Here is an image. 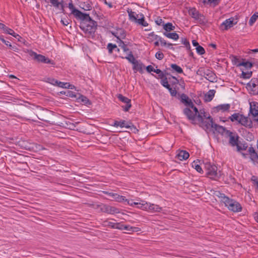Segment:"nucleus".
I'll use <instances>...</instances> for the list:
<instances>
[{"label": "nucleus", "instance_id": "1", "mask_svg": "<svg viewBox=\"0 0 258 258\" xmlns=\"http://www.w3.org/2000/svg\"><path fill=\"white\" fill-rule=\"evenodd\" d=\"M81 20L80 27L88 36L93 37L97 28V23L93 20L88 14H85L84 17L79 19Z\"/></svg>", "mask_w": 258, "mask_h": 258}, {"label": "nucleus", "instance_id": "2", "mask_svg": "<svg viewBox=\"0 0 258 258\" xmlns=\"http://www.w3.org/2000/svg\"><path fill=\"white\" fill-rule=\"evenodd\" d=\"M217 196L221 199V202H223L226 207L231 211L235 213L241 212L242 210V206L236 201L230 199L225 196L224 194L218 192Z\"/></svg>", "mask_w": 258, "mask_h": 258}, {"label": "nucleus", "instance_id": "3", "mask_svg": "<svg viewBox=\"0 0 258 258\" xmlns=\"http://www.w3.org/2000/svg\"><path fill=\"white\" fill-rule=\"evenodd\" d=\"M204 165L206 174L209 178L218 180L220 177V171L217 172V167L216 165L208 161L204 162Z\"/></svg>", "mask_w": 258, "mask_h": 258}, {"label": "nucleus", "instance_id": "4", "mask_svg": "<svg viewBox=\"0 0 258 258\" xmlns=\"http://www.w3.org/2000/svg\"><path fill=\"white\" fill-rule=\"evenodd\" d=\"M188 12L189 15L200 24L206 23V21L204 15L200 13L195 7L189 8Z\"/></svg>", "mask_w": 258, "mask_h": 258}, {"label": "nucleus", "instance_id": "5", "mask_svg": "<svg viewBox=\"0 0 258 258\" xmlns=\"http://www.w3.org/2000/svg\"><path fill=\"white\" fill-rule=\"evenodd\" d=\"M140 205V206L138 207L139 208L150 212H159L161 210V208L159 206L147 203L145 201H141Z\"/></svg>", "mask_w": 258, "mask_h": 258}, {"label": "nucleus", "instance_id": "6", "mask_svg": "<svg viewBox=\"0 0 258 258\" xmlns=\"http://www.w3.org/2000/svg\"><path fill=\"white\" fill-rule=\"evenodd\" d=\"M29 55L33 57L34 60H36L38 62L54 64V62L49 58L45 57L44 55L37 54L32 50L29 52Z\"/></svg>", "mask_w": 258, "mask_h": 258}, {"label": "nucleus", "instance_id": "7", "mask_svg": "<svg viewBox=\"0 0 258 258\" xmlns=\"http://www.w3.org/2000/svg\"><path fill=\"white\" fill-rule=\"evenodd\" d=\"M112 126L114 127H125L126 128H130L132 130V128L134 129H136V127L133 125V124L131 122H126L124 120H120V121H114Z\"/></svg>", "mask_w": 258, "mask_h": 258}, {"label": "nucleus", "instance_id": "8", "mask_svg": "<svg viewBox=\"0 0 258 258\" xmlns=\"http://www.w3.org/2000/svg\"><path fill=\"white\" fill-rule=\"evenodd\" d=\"M207 119H208L209 120H204V119L199 120L202 124V126L205 130H207L211 127L213 128L214 125H215V123L214 122L213 119L212 118V117L209 115Z\"/></svg>", "mask_w": 258, "mask_h": 258}, {"label": "nucleus", "instance_id": "9", "mask_svg": "<svg viewBox=\"0 0 258 258\" xmlns=\"http://www.w3.org/2000/svg\"><path fill=\"white\" fill-rule=\"evenodd\" d=\"M69 8L71 10L72 13L78 19H79L82 17H84V15L85 14V13H83L82 12H81L80 11L76 9L75 8L74 5L73 4L72 1L69 4Z\"/></svg>", "mask_w": 258, "mask_h": 258}, {"label": "nucleus", "instance_id": "10", "mask_svg": "<svg viewBox=\"0 0 258 258\" xmlns=\"http://www.w3.org/2000/svg\"><path fill=\"white\" fill-rule=\"evenodd\" d=\"M225 137L229 138V144L232 146H235L238 144V137L235 136V135L231 132H227V135Z\"/></svg>", "mask_w": 258, "mask_h": 258}, {"label": "nucleus", "instance_id": "11", "mask_svg": "<svg viewBox=\"0 0 258 258\" xmlns=\"http://www.w3.org/2000/svg\"><path fill=\"white\" fill-rule=\"evenodd\" d=\"M236 23V22L235 23H234V18H230L223 22L221 25L220 28L222 30H227L229 28L232 27L233 26V25Z\"/></svg>", "mask_w": 258, "mask_h": 258}, {"label": "nucleus", "instance_id": "12", "mask_svg": "<svg viewBox=\"0 0 258 258\" xmlns=\"http://www.w3.org/2000/svg\"><path fill=\"white\" fill-rule=\"evenodd\" d=\"M239 123L249 128L252 127V121L248 117L244 116L243 114L241 117Z\"/></svg>", "mask_w": 258, "mask_h": 258}, {"label": "nucleus", "instance_id": "13", "mask_svg": "<svg viewBox=\"0 0 258 258\" xmlns=\"http://www.w3.org/2000/svg\"><path fill=\"white\" fill-rule=\"evenodd\" d=\"M180 99L181 103L184 105L188 107H193V102L185 94L182 93L180 96Z\"/></svg>", "mask_w": 258, "mask_h": 258}, {"label": "nucleus", "instance_id": "14", "mask_svg": "<svg viewBox=\"0 0 258 258\" xmlns=\"http://www.w3.org/2000/svg\"><path fill=\"white\" fill-rule=\"evenodd\" d=\"M183 113L186 116L187 118L189 120L192 121V123H195L194 121H195L196 116L189 108H185L183 109Z\"/></svg>", "mask_w": 258, "mask_h": 258}, {"label": "nucleus", "instance_id": "15", "mask_svg": "<svg viewBox=\"0 0 258 258\" xmlns=\"http://www.w3.org/2000/svg\"><path fill=\"white\" fill-rule=\"evenodd\" d=\"M133 64V70L136 72L139 71L142 73L143 72V69L145 68V66L140 61L136 60Z\"/></svg>", "mask_w": 258, "mask_h": 258}, {"label": "nucleus", "instance_id": "16", "mask_svg": "<svg viewBox=\"0 0 258 258\" xmlns=\"http://www.w3.org/2000/svg\"><path fill=\"white\" fill-rule=\"evenodd\" d=\"M50 3L52 4V5L56 8L58 9L59 10L61 11L62 13H64V6L62 2H58V0H49Z\"/></svg>", "mask_w": 258, "mask_h": 258}, {"label": "nucleus", "instance_id": "17", "mask_svg": "<svg viewBox=\"0 0 258 258\" xmlns=\"http://www.w3.org/2000/svg\"><path fill=\"white\" fill-rule=\"evenodd\" d=\"M213 128H214L215 130L218 132L219 134H221V135L225 136H226L227 135V132H229V131L227 130L225 127L216 123H215V125H214Z\"/></svg>", "mask_w": 258, "mask_h": 258}, {"label": "nucleus", "instance_id": "18", "mask_svg": "<svg viewBox=\"0 0 258 258\" xmlns=\"http://www.w3.org/2000/svg\"><path fill=\"white\" fill-rule=\"evenodd\" d=\"M177 158L180 160H186L189 156V153L185 150H181L176 155Z\"/></svg>", "mask_w": 258, "mask_h": 258}, {"label": "nucleus", "instance_id": "19", "mask_svg": "<svg viewBox=\"0 0 258 258\" xmlns=\"http://www.w3.org/2000/svg\"><path fill=\"white\" fill-rule=\"evenodd\" d=\"M139 15L140 16V18H137V20L135 21V22L138 23L139 24L144 27L147 26L148 25V23L146 21H145L144 15L142 13L137 15L138 18L139 17Z\"/></svg>", "mask_w": 258, "mask_h": 258}, {"label": "nucleus", "instance_id": "20", "mask_svg": "<svg viewBox=\"0 0 258 258\" xmlns=\"http://www.w3.org/2000/svg\"><path fill=\"white\" fill-rule=\"evenodd\" d=\"M230 105L229 104H224L218 105L215 107V109L217 112L219 111L225 112L226 111H228L230 109Z\"/></svg>", "mask_w": 258, "mask_h": 258}, {"label": "nucleus", "instance_id": "21", "mask_svg": "<svg viewBox=\"0 0 258 258\" xmlns=\"http://www.w3.org/2000/svg\"><path fill=\"white\" fill-rule=\"evenodd\" d=\"M248 152L251 160L254 161L258 159V155L253 147H249L248 149Z\"/></svg>", "mask_w": 258, "mask_h": 258}, {"label": "nucleus", "instance_id": "22", "mask_svg": "<svg viewBox=\"0 0 258 258\" xmlns=\"http://www.w3.org/2000/svg\"><path fill=\"white\" fill-rule=\"evenodd\" d=\"M249 113L253 116V120L258 124V108L256 109L250 107Z\"/></svg>", "mask_w": 258, "mask_h": 258}, {"label": "nucleus", "instance_id": "23", "mask_svg": "<svg viewBox=\"0 0 258 258\" xmlns=\"http://www.w3.org/2000/svg\"><path fill=\"white\" fill-rule=\"evenodd\" d=\"M163 35L167 38L173 39L174 40H177L179 39V35L175 32L168 33L167 32H164L163 33Z\"/></svg>", "mask_w": 258, "mask_h": 258}, {"label": "nucleus", "instance_id": "24", "mask_svg": "<svg viewBox=\"0 0 258 258\" xmlns=\"http://www.w3.org/2000/svg\"><path fill=\"white\" fill-rule=\"evenodd\" d=\"M4 32L11 35L15 38L18 39L19 40V38H21V37L18 34H16L13 30L9 27H7L6 29L5 30Z\"/></svg>", "mask_w": 258, "mask_h": 258}, {"label": "nucleus", "instance_id": "25", "mask_svg": "<svg viewBox=\"0 0 258 258\" xmlns=\"http://www.w3.org/2000/svg\"><path fill=\"white\" fill-rule=\"evenodd\" d=\"M215 92L214 90H210L205 96V100L208 102L211 101L213 99Z\"/></svg>", "mask_w": 258, "mask_h": 258}, {"label": "nucleus", "instance_id": "26", "mask_svg": "<svg viewBox=\"0 0 258 258\" xmlns=\"http://www.w3.org/2000/svg\"><path fill=\"white\" fill-rule=\"evenodd\" d=\"M123 230H125L129 232H138L140 231V229L138 227L125 225H123Z\"/></svg>", "mask_w": 258, "mask_h": 258}, {"label": "nucleus", "instance_id": "27", "mask_svg": "<svg viewBox=\"0 0 258 258\" xmlns=\"http://www.w3.org/2000/svg\"><path fill=\"white\" fill-rule=\"evenodd\" d=\"M57 86L63 88H68V89H73L75 88L74 85L70 84L69 83H64L60 81H58Z\"/></svg>", "mask_w": 258, "mask_h": 258}, {"label": "nucleus", "instance_id": "28", "mask_svg": "<svg viewBox=\"0 0 258 258\" xmlns=\"http://www.w3.org/2000/svg\"><path fill=\"white\" fill-rule=\"evenodd\" d=\"M242 114H240L238 113H235L233 114L231 116L229 117V119L232 122L237 121L239 123L241 117L242 116Z\"/></svg>", "mask_w": 258, "mask_h": 258}, {"label": "nucleus", "instance_id": "29", "mask_svg": "<svg viewBox=\"0 0 258 258\" xmlns=\"http://www.w3.org/2000/svg\"><path fill=\"white\" fill-rule=\"evenodd\" d=\"M121 58L126 59L130 62H131L132 63H134L137 60L135 59V58L131 51H130L127 56H126L125 57H121Z\"/></svg>", "mask_w": 258, "mask_h": 258}, {"label": "nucleus", "instance_id": "30", "mask_svg": "<svg viewBox=\"0 0 258 258\" xmlns=\"http://www.w3.org/2000/svg\"><path fill=\"white\" fill-rule=\"evenodd\" d=\"M175 27L171 23H167L163 25V29L168 32L170 31H173L175 29Z\"/></svg>", "mask_w": 258, "mask_h": 258}, {"label": "nucleus", "instance_id": "31", "mask_svg": "<svg viewBox=\"0 0 258 258\" xmlns=\"http://www.w3.org/2000/svg\"><path fill=\"white\" fill-rule=\"evenodd\" d=\"M113 199L116 202H122L124 201H127L126 199H125V197L120 196L118 195L117 194L115 193L114 195H113Z\"/></svg>", "mask_w": 258, "mask_h": 258}, {"label": "nucleus", "instance_id": "32", "mask_svg": "<svg viewBox=\"0 0 258 258\" xmlns=\"http://www.w3.org/2000/svg\"><path fill=\"white\" fill-rule=\"evenodd\" d=\"M204 75L208 77L207 79L210 81L213 82V80L215 79V74L209 70H208L206 72H205Z\"/></svg>", "mask_w": 258, "mask_h": 258}, {"label": "nucleus", "instance_id": "33", "mask_svg": "<svg viewBox=\"0 0 258 258\" xmlns=\"http://www.w3.org/2000/svg\"><path fill=\"white\" fill-rule=\"evenodd\" d=\"M127 12L128 14L129 19L130 20L132 21L135 22L138 18L137 16H136V13L135 12H133L131 9H128Z\"/></svg>", "mask_w": 258, "mask_h": 258}, {"label": "nucleus", "instance_id": "34", "mask_svg": "<svg viewBox=\"0 0 258 258\" xmlns=\"http://www.w3.org/2000/svg\"><path fill=\"white\" fill-rule=\"evenodd\" d=\"M170 66L174 72H176L178 74H181L183 73V70L181 69V68L177 65L176 64L172 63L171 64Z\"/></svg>", "mask_w": 258, "mask_h": 258}, {"label": "nucleus", "instance_id": "35", "mask_svg": "<svg viewBox=\"0 0 258 258\" xmlns=\"http://www.w3.org/2000/svg\"><path fill=\"white\" fill-rule=\"evenodd\" d=\"M117 98L119 101L125 103H128L131 102V100L129 98L123 96L122 94H118L117 95Z\"/></svg>", "mask_w": 258, "mask_h": 258}, {"label": "nucleus", "instance_id": "36", "mask_svg": "<svg viewBox=\"0 0 258 258\" xmlns=\"http://www.w3.org/2000/svg\"><path fill=\"white\" fill-rule=\"evenodd\" d=\"M247 86H249L251 89L252 91L254 92V94H257V91L258 90V84L253 83H250V82H249L247 84Z\"/></svg>", "mask_w": 258, "mask_h": 258}, {"label": "nucleus", "instance_id": "37", "mask_svg": "<svg viewBox=\"0 0 258 258\" xmlns=\"http://www.w3.org/2000/svg\"><path fill=\"white\" fill-rule=\"evenodd\" d=\"M197 117L199 119V120H202L203 119H204V118H207V117L208 116H207V114L205 112L204 110L203 109V110H200V112H199L198 114L197 115Z\"/></svg>", "mask_w": 258, "mask_h": 258}, {"label": "nucleus", "instance_id": "38", "mask_svg": "<svg viewBox=\"0 0 258 258\" xmlns=\"http://www.w3.org/2000/svg\"><path fill=\"white\" fill-rule=\"evenodd\" d=\"M101 212L109 214V205L106 204H101L98 205Z\"/></svg>", "mask_w": 258, "mask_h": 258}, {"label": "nucleus", "instance_id": "39", "mask_svg": "<svg viewBox=\"0 0 258 258\" xmlns=\"http://www.w3.org/2000/svg\"><path fill=\"white\" fill-rule=\"evenodd\" d=\"M192 167L194 168L199 173H202L203 172L202 167L200 165L198 164L197 161H195L193 162V163H192Z\"/></svg>", "mask_w": 258, "mask_h": 258}, {"label": "nucleus", "instance_id": "40", "mask_svg": "<svg viewBox=\"0 0 258 258\" xmlns=\"http://www.w3.org/2000/svg\"><path fill=\"white\" fill-rule=\"evenodd\" d=\"M119 209L114 206L109 205V214H114L119 213Z\"/></svg>", "mask_w": 258, "mask_h": 258}, {"label": "nucleus", "instance_id": "41", "mask_svg": "<svg viewBox=\"0 0 258 258\" xmlns=\"http://www.w3.org/2000/svg\"><path fill=\"white\" fill-rule=\"evenodd\" d=\"M258 18V12L255 13L252 16L250 17L249 21V24L250 26H252L254 23L256 21V19Z\"/></svg>", "mask_w": 258, "mask_h": 258}, {"label": "nucleus", "instance_id": "42", "mask_svg": "<svg viewBox=\"0 0 258 258\" xmlns=\"http://www.w3.org/2000/svg\"><path fill=\"white\" fill-rule=\"evenodd\" d=\"M238 66H243L247 69H250L252 68V64L249 61H246V62L242 61L240 63H239V64H238Z\"/></svg>", "mask_w": 258, "mask_h": 258}, {"label": "nucleus", "instance_id": "43", "mask_svg": "<svg viewBox=\"0 0 258 258\" xmlns=\"http://www.w3.org/2000/svg\"><path fill=\"white\" fill-rule=\"evenodd\" d=\"M252 73L251 71H248L247 72L242 71L241 78L244 79H249L252 76Z\"/></svg>", "mask_w": 258, "mask_h": 258}, {"label": "nucleus", "instance_id": "44", "mask_svg": "<svg viewBox=\"0 0 258 258\" xmlns=\"http://www.w3.org/2000/svg\"><path fill=\"white\" fill-rule=\"evenodd\" d=\"M78 99L82 102L84 103L85 104H90L89 102V100L86 96L81 95L79 97Z\"/></svg>", "mask_w": 258, "mask_h": 258}, {"label": "nucleus", "instance_id": "45", "mask_svg": "<svg viewBox=\"0 0 258 258\" xmlns=\"http://www.w3.org/2000/svg\"><path fill=\"white\" fill-rule=\"evenodd\" d=\"M107 48L108 50V52L110 54H111L112 53L113 50L115 49V48H117V46L116 44L109 43L107 44Z\"/></svg>", "mask_w": 258, "mask_h": 258}, {"label": "nucleus", "instance_id": "46", "mask_svg": "<svg viewBox=\"0 0 258 258\" xmlns=\"http://www.w3.org/2000/svg\"><path fill=\"white\" fill-rule=\"evenodd\" d=\"M82 9H83L85 11H89L92 9V6L89 3H84L82 4Z\"/></svg>", "mask_w": 258, "mask_h": 258}, {"label": "nucleus", "instance_id": "47", "mask_svg": "<svg viewBox=\"0 0 258 258\" xmlns=\"http://www.w3.org/2000/svg\"><path fill=\"white\" fill-rule=\"evenodd\" d=\"M252 180L253 181V185L255 187V190L258 193V178L255 176H252Z\"/></svg>", "mask_w": 258, "mask_h": 258}, {"label": "nucleus", "instance_id": "48", "mask_svg": "<svg viewBox=\"0 0 258 258\" xmlns=\"http://www.w3.org/2000/svg\"><path fill=\"white\" fill-rule=\"evenodd\" d=\"M181 43L185 45L187 49H189L190 48V44L187 39L185 38H181Z\"/></svg>", "mask_w": 258, "mask_h": 258}, {"label": "nucleus", "instance_id": "49", "mask_svg": "<svg viewBox=\"0 0 258 258\" xmlns=\"http://www.w3.org/2000/svg\"><path fill=\"white\" fill-rule=\"evenodd\" d=\"M196 50L197 53L200 55L204 54L205 53L204 48L200 45L196 47Z\"/></svg>", "mask_w": 258, "mask_h": 258}, {"label": "nucleus", "instance_id": "50", "mask_svg": "<svg viewBox=\"0 0 258 258\" xmlns=\"http://www.w3.org/2000/svg\"><path fill=\"white\" fill-rule=\"evenodd\" d=\"M120 43H122V45L119 44V46H120L124 52L129 51L130 49L127 48V45L124 44V42L122 40H120Z\"/></svg>", "mask_w": 258, "mask_h": 258}, {"label": "nucleus", "instance_id": "51", "mask_svg": "<svg viewBox=\"0 0 258 258\" xmlns=\"http://www.w3.org/2000/svg\"><path fill=\"white\" fill-rule=\"evenodd\" d=\"M127 204L128 205L131 206H137L138 208L139 206H140V204H141L140 202H135L133 201V200H130L127 201Z\"/></svg>", "mask_w": 258, "mask_h": 258}, {"label": "nucleus", "instance_id": "52", "mask_svg": "<svg viewBox=\"0 0 258 258\" xmlns=\"http://www.w3.org/2000/svg\"><path fill=\"white\" fill-rule=\"evenodd\" d=\"M154 73H156V74H158V77H159V78H160V79H163L165 77L164 74L160 69H156Z\"/></svg>", "mask_w": 258, "mask_h": 258}, {"label": "nucleus", "instance_id": "53", "mask_svg": "<svg viewBox=\"0 0 258 258\" xmlns=\"http://www.w3.org/2000/svg\"><path fill=\"white\" fill-rule=\"evenodd\" d=\"M131 107H132L131 102L128 103H125V105L122 106L123 110L125 112L128 111Z\"/></svg>", "mask_w": 258, "mask_h": 258}, {"label": "nucleus", "instance_id": "54", "mask_svg": "<svg viewBox=\"0 0 258 258\" xmlns=\"http://www.w3.org/2000/svg\"><path fill=\"white\" fill-rule=\"evenodd\" d=\"M232 61L234 65L236 66L237 67H238V64H239V63L241 62H240L239 58H238L235 56H232Z\"/></svg>", "mask_w": 258, "mask_h": 258}, {"label": "nucleus", "instance_id": "55", "mask_svg": "<svg viewBox=\"0 0 258 258\" xmlns=\"http://www.w3.org/2000/svg\"><path fill=\"white\" fill-rule=\"evenodd\" d=\"M164 54L161 51H158L155 54L156 58L159 60L162 59L164 57Z\"/></svg>", "mask_w": 258, "mask_h": 258}, {"label": "nucleus", "instance_id": "56", "mask_svg": "<svg viewBox=\"0 0 258 258\" xmlns=\"http://www.w3.org/2000/svg\"><path fill=\"white\" fill-rule=\"evenodd\" d=\"M118 35L119 36L120 39H124L126 36L125 32L123 30L120 29L119 30V34Z\"/></svg>", "mask_w": 258, "mask_h": 258}, {"label": "nucleus", "instance_id": "57", "mask_svg": "<svg viewBox=\"0 0 258 258\" xmlns=\"http://www.w3.org/2000/svg\"><path fill=\"white\" fill-rule=\"evenodd\" d=\"M161 79V84L163 87H165L168 84L167 78L165 77V76L164 77V78Z\"/></svg>", "mask_w": 258, "mask_h": 258}, {"label": "nucleus", "instance_id": "58", "mask_svg": "<svg viewBox=\"0 0 258 258\" xmlns=\"http://www.w3.org/2000/svg\"><path fill=\"white\" fill-rule=\"evenodd\" d=\"M155 22H156V24L159 25V26H163V25L165 24L164 23V21L160 17H158L157 19V20H156Z\"/></svg>", "mask_w": 258, "mask_h": 258}, {"label": "nucleus", "instance_id": "59", "mask_svg": "<svg viewBox=\"0 0 258 258\" xmlns=\"http://www.w3.org/2000/svg\"><path fill=\"white\" fill-rule=\"evenodd\" d=\"M48 82L49 83H50L53 85H56V86L57 85L58 81H57L54 79H53V78H48Z\"/></svg>", "mask_w": 258, "mask_h": 258}, {"label": "nucleus", "instance_id": "60", "mask_svg": "<svg viewBox=\"0 0 258 258\" xmlns=\"http://www.w3.org/2000/svg\"><path fill=\"white\" fill-rule=\"evenodd\" d=\"M170 93V95L173 96V97H175L177 95V91L176 90V89L175 88L174 89H172V88L171 89H169V90Z\"/></svg>", "mask_w": 258, "mask_h": 258}, {"label": "nucleus", "instance_id": "61", "mask_svg": "<svg viewBox=\"0 0 258 258\" xmlns=\"http://www.w3.org/2000/svg\"><path fill=\"white\" fill-rule=\"evenodd\" d=\"M2 41L4 43H5L7 46H8L10 48H11V49H13L14 48V47L12 46L11 44L9 41H6V40H5L4 38H3L2 40Z\"/></svg>", "mask_w": 258, "mask_h": 258}, {"label": "nucleus", "instance_id": "62", "mask_svg": "<svg viewBox=\"0 0 258 258\" xmlns=\"http://www.w3.org/2000/svg\"><path fill=\"white\" fill-rule=\"evenodd\" d=\"M146 70L148 73H151V72H154L156 69H154L151 65H149L146 67Z\"/></svg>", "mask_w": 258, "mask_h": 258}, {"label": "nucleus", "instance_id": "63", "mask_svg": "<svg viewBox=\"0 0 258 258\" xmlns=\"http://www.w3.org/2000/svg\"><path fill=\"white\" fill-rule=\"evenodd\" d=\"M250 107L251 108H254V109L258 108V103L256 102H252L250 103Z\"/></svg>", "mask_w": 258, "mask_h": 258}, {"label": "nucleus", "instance_id": "64", "mask_svg": "<svg viewBox=\"0 0 258 258\" xmlns=\"http://www.w3.org/2000/svg\"><path fill=\"white\" fill-rule=\"evenodd\" d=\"M236 147L237 148V150L239 151L241 150H245L247 148V146H245L244 145L241 146L237 144V145H236Z\"/></svg>", "mask_w": 258, "mask_h": 258}]
</instances>
